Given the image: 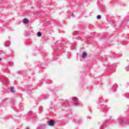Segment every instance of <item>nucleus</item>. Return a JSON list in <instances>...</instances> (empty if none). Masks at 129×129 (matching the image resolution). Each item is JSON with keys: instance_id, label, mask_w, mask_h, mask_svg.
Masks as SVG:
<instances>
[{"instance_id": "obj_21", "label": "nucleus", "mask_w": 129, "mask_h": 129, "mask_svg": "<svg viewBox=\"0 0 129 129\" xmlns=\"http://www.w3.org/2000/svg\"><path fill=\"white\" fill-rule=\"evenodd\" d=\"M125 70L126 71H129V66L125 68Z\"/></svg>"}, {"instance_id": "obj_9", "label": "nucleus", "mask_w": 129, "mask_h": 129, "mask_svg": "<svg viewBox=\"0 0 129 129\" xmlns=\"http://www.w3.org/2000/svg\"><path fill=\"white\" fill-rule=\"evenodd\" d=\"M4 45L6 46V47H9V46H10V42H6L4 43Z\"/></svg>"}, {"instance_id": "obj_11", "label": "nucleus", "mask_w": 129, "mask_h": 129, "mask_svg": "<svg viewBox=\"0 0 129 129\" xmlns=\"http://www.w3.org/2000/svg\"><path fill=\"white\" fill-rule=\"evenodd\" d=\"M11 101L12 102V105L15 104V99H14V98H12L11 99Z\"/></svg>"}, {"instance_id": "obj_7", "label": "nucleus", "mask_w": 129, "mask_h": 129, "mask_svg": "<svg viewBox=\"0 0 129 129\" xmlns=\"http://www.w3.org/2000/svg\"><path fill=\"white\" fill-rule=\"evenodd\" d=\"M83 59H84L86 57H87V53L84 51L83 52V54L82 56Z\"/></svg>"}, {"instance_id": "obj_18", "label": "nucleus", "mask_w": 129, "mask_h": 129, "mask_svg": "<svg viewBox=\"0 0 129 129\" xmlns=\"http://www.w3.org/2000/svg\"><path fill=\"white\" fill-rule=\"evenodd\" d=\"M75 106H78V105H79V103L75 102Z\"/></svg>"}, {"instance_id": "obj_24", "label": "nucleus", "mask_w": 129, "mask_h": 129, "mask_svg": "<svg viewBox=\"0 0 129 129\" xmlns=\"http://www.w3.org/2000/svg\"><path fill=\"white\" fill-rule=\"evenodd\" d=\"M39 109L42 111L43 110V107H39Z\"/></svg>"}, {"instance_id": "obj_27", "label": "nucleus", "mask_w": 129, "mask_h": 129, "mask_svg": "<svg viewBox=\"0 0 129 129\" xmlns=\"http://www.w3.org/2000/svg\"><path fill=\"white\" fill-rule=\"evenodd\" d=\"M118 57V55H116L115 56H114V58H117Z\"/></svg>"}, {"instance_id": "obj_28", "label": "nucleus", "mask_w": 129, "mask_h": 129, "mask_svg": "<svg viewBox=\"0 0 129 129\" xmlns=\"http://www.w3.org/2000/svg\"><path fill=\"white\" fill-rule=\"evenodd\" d=\"M30 114H32V111H30V112H29L28 114L30 115Z\"/></svg>"}, {"instance_id": "obj_16", "label": "nucleus", "mask_w": 129, "mask_h": 129, "mask_svg": "<svg viewBox=\"0 0 129 129\" xmlns=\"http://www.w3.org/2000/svg\"><path fill=\"white\" fill-rule=\"evenodd\" d=\"M102 110L103 111V112H106L105 110H106V108H102Z\"/></svg>"}, {"instance_id": "obj_19", "label": "nucleus", "mask_w": 129, "mask_h": 129, "mask_svg": "<svg viewBox=\"0 0 129 129\" xmlns=\"http://www.w3.org/2000/svg\"><path fill=\"white\" fill-rule=\"evenodd\" d=\"M17 74L21 75V74H22V72L21 71L17 72Z\"/></svg>"}, {"instance_id": "obj_25", "label": "nucleus", "mask_w": 129, "mask_h": 129, "mask_svg": "<svg viewBox=\"0 0 129 129\" xmlns=\"http://www.w3.org/2000/svg\"><path fill=\"white\" fill-rule=\"evenodd\" d=\"M71 16H72V17L73 18H74V17H75V15H74V14H73V13H72V14H71Z\"/></svg>"}, {"instance_id": "obj_12", "label": "nucleus", "mask_w": 129, "mask_h": 129, "mask_svg": "<svg viewBox=\"0 0 129 129\" xmlns=\"http://www.w3.org/2000/svg\"><path fill=\"white\" fill-rule=\"evenodd\" d=\"M37 36L38 37H41L42 36V33L38 32H37Z\"/></svg>"}, {"instance_id": "obj_4", "label": "nucleus", "mask_w": 129, "mask_h": 129, "mask_svg": "<svg viewBox=\"0 0 129 129\" xmlns=\"http://www.w3.org/2000/svg\"><path fill=\"white\" fill-rule=\"evenodd\" d=\"M106 123H107V122L105 121L104 122V123L100 126L101 129H103L104 127H105V125H106Z\"/></svg>"}, {"instance_id": "obj_6", "label": "nucleus", "mask_w": 129, "mask_h": 129, "mask_svg": "<svg viewBox=\"0 0 129 129\" xmlns=\"http://www.w3.org/2000/svg\"><path fill=\"white\" fill-rule=\"evenodd\" d=\"M117 87H118L117 84H115L112 86V90H115V89H117Z\"/></svg>"}, {"instance_id": "obj_31", "label": "nucleus", "mask_w": 129, "mask_h": 129, "mask_svg": "<svg viewBox=\"0 0 129 129\" xmlns=\"http://www.w3.org/2000/svg\"><path fill=\"white\" fill-rule=\"evenodd\" d=\"M11 107H12V108H13V106H11Z\"/></svg>"}, {"instance_id": "obj_23", "label": "nucleus", "mask_w": 129, "mask_h": 129, "mask_svg": "<svg viewBox=\"0 0 129 129\" xmlns=\"http://www.w3.org/2000/svg\"><path fill=\"white\" fill-rule=\"evenodd\" d=\"M58 55H56L54 57V60H57L58 59Z\"/></svg>"}, {"instance_id": "obj_22", "label": "nucleus", "mask_w": 129, "mask_h": 129, "mask_svg": "<svg viewBox=\"0 0 129 129\" xmlns=\"http://www.w3.org/2000/svg\"><path fill=\"white\" fill-rule=\"evenodd\" d=\"M10 65H11V66H14V62H10Z\"/></svg>"}, {"instance_id": "obj_14", "label": "nucleus", "mask_w": 129, "mask_h": 129, "mask_svg": "<svg viewBox=\"0 0 129 129\" xmlns=\"http://www.w3.org/2000/svg\"><path fill=\"white\" fill-rule=\"evenodd\" d=\"M78 100V99L77 98H76V97H74L73 98V100L74 101H76V100Z\"/></svg>"}, {"instance_id": "obj_3", "label": "nucleus", "mask_w": 129, "mask_h": 129, "mask_svg": "<svg viewBox=\"0 0 129 129\" xmlns=\"http://www.w3.org/2000/svg\"><path fill=\"white\" fill-rule=\"evenodd\" d=\"M116 67V63H113V64L110 65L109 67V69H113Z\"/></svg>"}, {"instance_id": "obj_15", "label": "nucleus", "mask_w": 129, "mask_h": 129, "mask_svg": "<svg viewBox=\"0 0 129 129\" xmlns=\"http://www.w3.org/2000/svg\"><path fill=\"white\" fill-rule=\"evenodd\" d=\"M81 122H82V120H80L79 121H78L76 123H77L78 124H79L80 123H81Z\"/></svg>"}, {"instance_id": "obj_1", "label": "nucleus", "mask_w": 129, "mask_h": 129, "mask_svg": "<svg viewBox=\"0 0 129 129\" xmlns=\"http://www.w3.org/2000/svg\"><path fill=\"white\" fill-rule=\"evenodd\" d=\"M118 122L119 125L125 126L128 124L129 120H124L123 119H121Z\"/></svg>"}, {"instance_id": "obj_2", "label": "nucleus", "mask_w": 129, "mask_h": 129, "mask_svg": "<svg viewBox=\"0 0 129 129\" xmlns=\"http://www.w3.org/2000/svg\"><path fill=\"white\" fill-rule=\"evenodd\" d=\"M47 124L50 126H53V125L55 124V121H54L53 120H50L47 121Z\"/></svg>"}, {"instance_id": "obj_5", "label": "nucleus", "mask_w": 129, "mask_h": 129, "mask_svg": "<svg viewBox=\"0 0 129 129\" xmlns=\"http://www.w3.org/2000/svg\"><path fill=\"white\" fill-rule=\"evenodd\" d=\"M4 83L9 84V83H10V81H9V79H8L7 78H5L4 80Z\"/></svg>"}, {"instance_id": "obj_29", "label": "nucleus", "mask_w": 129, "mask_h": 129, "mask_svg": "<svg viewBox=\"0 0 129 129\" xmlns=\"http://www.w3.org/2000/svg\"><path fill=\"white\" fill-rule=\"evenodd\" d=\"M75 45H73V49H75Z\"/></svg>"}, {"instance_id": "obj_30", "label": "nucleus", "mask_w": 129, "mask_h": 129, "mask_svg": "<svg viewBox=\"0 0 129 129\" xmlns=\"http://www.w3.org/2000/svg\"><path fill=\"white\" fill-rule=\"evenodd\" d=\"M2 60V58H0V61H1Z\"/></svg>"}, {"instance_id": "obj_8", "label": "nucleus", "mask_w": 129, "mask_h": 129, "mask_svg": "<svg viewBox=\"0 0 129 129\" xmlns=\"http://www.w3.org/2000/svg\"><path fill=\"white\" fill-rule=\"evenodd\" d=\"M23 23L24 24H27L29 23V20L27 18H25L23 19Z\"/></svg>"}, {"instance_id": "obj_20", "label": "nucleus", "mask_w": 129, "mask_h": 129, "mask_svg": "<svg viewBox=\"0 0 129 129\" xmlns=\"http://www.w3.org/2000/svg\"><path fill=\"white\" fill-rule=\"evenodd\" d=\"M48 97H49V96H44L43 99H47V98H48Z\"/></svg>"}, {"instance_id": "obj_13", "label": "nucleus", "mask_w": 129, "mask_h": 129, "mask_svg": "<svg viewBox=\"0 0 129 129\" xmlns=\"http://www.w3.org/2000/svg\"><path fill=\"white\" fill-rule=\"evenodd\" d=\"M6 100H3L2 102V104H3V106H5V105H6Z\"/></svg>"}, {"instance_id": "obj_10", "label": "nucleus", "mask_w": 129, "mask_h": 129, "mask_svg": "<svg viewBox=\"0 0 129 129\" xmlns=\"http://www.w3.org/2000/svg\"><path fill=\"white\" fill-rule=\"evenodd\" d=\"M10 91H11V92H12V93H15V88H14V87H11V88Z\"/></svg>"}, {"instance_id": "obj_26", "label": "nucleus", "mask_w": 129, "mask_h": 129, "mask_svg": "<svg viewBox=\"0 0 129 129\" xmlns=\"http://www.w3.org/2000/svg\"><path fill=\"white\" fill-rule=\"evenodd\" d=\"M73 35H75H75H77V32L75 31V32H74V33H73Z\"/></svg>"}, {"instance_id": "obj_17", "label": "nucleus", "mask_w": 129, "mask_h": 129, "mask_svg": "<svg viewBox=\"0 0 129 129\" xmlns=\"http://www.w3.org/2000/svg\"><path fill=\"white\" fill-rule=\"evenodd\" d=\"M97 19H98V20H99V19H101V16L100 15H98L97 16Z\"/></svg>"}]
</instances>
